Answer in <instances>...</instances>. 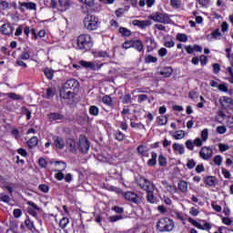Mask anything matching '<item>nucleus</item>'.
<instances>
[{
  "label": "nucleus",
  "instance_id": "nucleus-28",
  "mask_svg": "<svg viewBox=\"0 0 233 233\" xmlns=\"http://www.w3.org/2000/svg\"><path fill=\"white\" fill-rule=\"evenodd\" d=\"M176 39L180 43H187V41H188V36L186 34L177 33L176 35Z\"/></svg>",
  "mask_w": 233,
  "mask_h": 233
},
{
  "label": "nucleus",
  "instance_id": "nucleus-24",
  "mask_svg": "<svg viewBox=\"0 0 233 233\" xmlns=\"http://www.w3.org/2000/svg\"><path fill=\"white\" fill-rule=\"evenodd\" d=\"M21 6H25L26 10H36L37 5L33 2H24L20 4Z\"/></svg>",
  "mask_w": 233,
  "mask_h": 233
},
{
  "label": "nucleus",
  "instance_id": "nucleus-27",
  "mask_svg": "<svg viewBox=\"0 0 233 233\" xmlns=\"http://www.w3.org/2000/svg\"><path fill=\"white\" fill-rule=\"evenodd\" d=\"M65 116L59 113H51L49 114V119L50 121H59L61 119H64Z\"/></svg>",
  "mask_w": 233,
  "mask_h": 233
},
{
  "label": "nucleus",
  "instance_id": "nucleus-5",
  "mask_svg": "<svg viewBox=\"0 0 233 233\" xmlns=\"http://www.w3.org/2000/svg\"><path fill=\"white\" fill-rule=\"evenodd\" d=\"M149 19L155 23H162L163 25H168L170 23V16L167 13L155 12L149 16Z\"/></svg>",
  "mask_w": 233,
  "mask_h": 233
},
{
  "label": "nucleus",
  "instance_id": "nucleus-25",
  "mask_svg": "<svg viewBox=\"0 0 233 233\" xmlns=\"http://www.w3.org/2000/svg\"><path fill=\"white\" fill-rule=\"evenodd\" d=\"M205 183L209 187H216V185H218V179L216 178V177H208L205 179Z\"/></svg>",
  "mask_w": 233,
  "mask_h": 233
},
{
  "label": "nucleus",
  "instance_id": "nucleus-53",
  "mask_svg": "<svg viewBox=\"0 0 233 233\" xmlns=\"http://www.w3.org/2000/svg\"><path fill=\"white\" fill-rule=\"evenodd\" d=\"M147 201L149 203H156V197H154V193L152 192H147Z\"/></svg>",
  "mask_w": 233,
  "mask_h": 233
},
{
  "label": "nucleus",
  "instance_id": "nucleus-33",
  "mask_svg": "<svg viewBox=\"0 0 233 233\" xmlns=\"http://www.w3.org/2000/svg\"><path fill=\"white\" fill-rule=\"evenodd\" d=\"M173 70L171 67H165L161 72L160 75L163 76V77H170L172 76Z\"/></svg>",
  "mask_w": 233,
  "mask_h": 233
},
{
  "label": "nucleus",
  "instance_id": "nucleus-64",
  "mask_svg": "<svg viewBox=\"0 0 233 233\" xmlns=\"http://www.w3.org/2000/svg\"><path fill=\"white\" fill-rule=\"evenodd\" d=\"M13 216L15 218H19L20 216H23V211H21V209H15L13 211Z\"/></svg>",
  "mask_w": 233,
  "mask_h": 233
},
{
  "label": "nucleus",
  "instance_id": "nucleus-43",
  "mask_svg": "<svg viewBox=\"0 0 233 233\" xmlns=\"http://www.w3.org/2000/svg\"><path fill=\"white\" fill-rule=\"evenodd\" d=\"M213 161L217 167H221V164L223 163V157L218 155L213 158Z\"/></svg>",
  "mask_w": 233,
  "mask_h": 233
},
{
  "label": "nucleus",
  "instance_id": "nucleus-42",
  "mask_svg": "<svg viewBox=\"0 0 233 233\" xmlns=\"http://www.w3.org/2000/svg\"><path fill=\"white\" fill-rule=\"evenodd\" d=\"M218 149L220 152H227V150H230V146L228 144L219 143Z\"/></svg>",
  "mask_w": 233,
  "mask_h": 233
},
{
  "label": "nucleus",
  "instance_id": "nucleus-14",
  "mask_svg": "<svg viewBox=\"0 0 233 233\" xmlns=\"http://www.w3.org/2000/svg\"><path fill=\"white\" fill-rule=\"evenodd\" d=\"M137 152L142 157H148L150 152V148L145 145H140L137 148Z\"/></svg>",
  "mask_w": 233,
  "mask_h": 233
},
{
  "label": "nucleus",
  "instance_id": "nucleus-20",
  "mask_svg": "<svg viewBox=\"0 0 233 233\" xmlns=\"http://www.w3.org/2000/svg\"><path fill=\"white\" fill-rule=\"evenodd\" d=\"M164 46H166V48H174V46H176V42H174V39H172V36L170 35L164 36Z\"/></svg>",
  "mask_w": 233,
  "mask_h": 233
},
{
  "label": "nucleus",
  "instance_id": "nucleus-11",
  "mask_svg": "<svg viewBox=\"0 0 233 233\" xmlns=\"http://www.w3.org/2000/svg\"><path fill=\"white\" fill-rule=\"evenodd\" d=\"M218 101L222 108H230L233 105V99L228 96H221Z\"/></svg>",
  "mask_w": 233,
  "mask_h": 233
},
{
  "label": "nucleus",
  "instance_id": "nucleus-60",
  "mask_svg": "<svg viewBox=\"0 0 233 233\" xmlns=\"http://www.w3.org/2000/svg\"><path fill=\"white\" fill-rule=\"evenodd\" d=\"M218 90H220V92H228V86L227 84H219Z\"/></svg>",
  "mask_w": 233,
  "mask_h": 233
},
{
  "label": "nucleus",
  "instance_id": "nucleus-45",
  "mask_svg": "<svg viewBox=\"0 0 233 233\" xmlns=\"http://www.w3.org/2000/svg\"><path fill=\"white\" fill-rule=\"evenodd\" d=\"M120 219H123V216L121 215H115L109 217L110 223H116V221H120Z\"/></svg>",
  "mask_w": 233,
  "mask_h": 233
},
{
  "label": "nucleus",
  "instance_id": "nucleus-16",
  "mask_svg": "<svg viewBox=\"0 0 233 233\" xmlns=\"http://www.w3.org/2000/svg\"><path fill=\"white\" fill-rule=\"evenodd\" d=\"M0 32L4 34V35H10L14 32V27L10 24H4L0 27Z\"/></svg>",
  "mask_w": 233,
  "mask_h": 233
},
{
  "label": "nucleus",
  "instance_id": "nucleus-10",
  "mask_svg": "<svg viewBox=\"0 0 233 233\" xmlns=\"http://www.w3.org/2000/svg\"><path fill=\"white\" fill-rule=\"evenodd\" d=\"M124 198L127 201H131V203H139L141 201V197H138L136 193L127 191L124 193Z\"/></svg>",
  "mask_w": 233,
  "mask_h": 233
},
{
  "label": "nucleus",
  "instance_id": "nucleus-18",
  "mask_svg": "<svg viewBox=\"0 0 233 233\" xmlns=\"http://www.w3.org/2000/svg\"><path fill=\"white\" fill-rule=\"evenodd\" d=\"M70 8V2L68 0H58V10L60 12H66Z\"/></svg>",
  "mask_w": 233,
  "mask_h": 233
},
{
  "label": "nucleus",
  "instance_id": "nucleus-37",
  "mask_svg": "<svg viewBox=\"0 0 233 233\" xmlns=\"http://www.w3.org/2000/svg\"><path fill=\"white\" fill-rule=\"evenodd\" d=\"M163 185L165 187V188H167V192H176L177 190V188L176 187V186H172L167 182H163Z\"/></svg>",
  "mask_w": 233,
  "mask_h": 233
},
{
  "label": "nucleus",
  "instance_id": "nucleus-52",
  "mask_svg": "<svg viewBox=\"0 0 233 233\" xmlns=\"http://www.w3.org/2000/svg\"><path fill=\"white\" fill-rule=\"evenodd\" d=\"M115 137L117 141H123V139H125V134H123L121 131H116Z\"/></svg>",
  "mask_w": 233,
  "mask_h": 233
},
{
  "label": "nucleus",
  "instance_id": "nucleus-59",
  "mask_svg": "<svg viewBox=\"0 0 233 233\" xmlns=\"http://www.w3.org/2000/svg\"><path fill=\"white\" fill-rule=\"evenodd\" d=\"M189 97L193 101H197L198 97H199V95L197 92H195V91H190L189 92Z\"/></svg>",
  "mask_w": 233,
  "mask_h": 233
},
{
  "label": "nucleus",
  "instance_id": "nucleus-30",
  "mask_svg": "<svg viewBox=\"0 0 233 233\" xmlns=\"http://www.w3.org/2000/svg\"><path fill=\"white\" fill-rule=\"evenodd\" d=\"M102 103L106 105V106H113L112 97H110L108 95H106L102 97Z\"/></svg>",
  "mask_w": 233,
  "mask_h": 233
},
{
  "label": "nucleus",
  "instance_id": "nucleus-29",
  "mask_svg": "<svg viewBox=\"0 0 233 233\" xmlns=\"http://www.w3.org/2000/svg\"><path fill=\"white\" fill-rule=\"evenodd\" d=\"M28 205L34 208L29 210V214L35 218V216H37V212H35V210H39V208L34 202L29 201Z\"/></svg>",
  "mask_w": 233,
  "mask_h": 233
},
{
  "label": "nucleus",
  "instance_id": "nucleus-44",
  "mask_svg": "<svg viewBox=\"0 0 233 233\" xmlns=\"http://www.w3.org/2000/svg\"><path fill=\"white\" fill-rule=\"evenodd\" d=\"M210 228H212V225L208 222H204V224H200L199 227V230H207L208 232L210 230Z\"/></svg>",
  "mask_w": 233,
  "mask_h": 233
},
{
  "label": "nucleus",
  "instance_id": "nucleus-58",
  "mask_svg": "<svg viewBox=\"0 0 233 233\" xmlns=\"http://www.w3.org/2000/svg\"><path fill=\"white\" fill-rule=\"evenodd\" d=\"M189 214L190 216H198L199 215V209L196 208H190L189 209Z\"/></svg>",
  "mask_w": 233,
  "mask_h": 233
},
{
  "label": "nucleus",
  "instance_id": "nucleus-39",
  "mask_svg": "<svg viewBox=\"0 0 233 233\" xmlns=\"http://www.w3.org/2000/svg\"><path fill=\"white\" fill-rule=\"evenodd\" d=\"M25 225L28 228V230H32V231L35 230V227L34 226V222L32 220L28 218L25 219Z\"/></svg>",
  "mask_w": 233,
  "mask_h": 233
},
{
  "label": "nucleus",
  "instance_id": "nucleus-46",
  "mask_svg": "<svg viewBox=\"0 0 233 233\" xmlns=\"http://www.w3.org/2000/svg\"><path fill=\"white\" fill-rule=\"evenodd\" d=\"M0 201L3 203H10V197L5 193L0 194Z\"/></svg>",
  "mask_w": 233,
  "mask_h": 233
},
{
  "label": "nucleus",
  "instance_id": "nucleus-31",
  "mask_svg": "<svg viewBox=\"0 0 233 233\" xmlns=\"http://www.w3.org/2000/svg\"><path fill=\"white\" fill-rule=\"evenodd\" d=\"M118 32L121 35H125V37H130V35H132V31L125 27H120Z\"/></svg>",
  "mask_w": 233,
  "mask_h": 233
},
{
  "label": "nucleus",
  "instance_id": "nucleus-36",
  "mask_svg": "<svg viewBox=\"0 0 233 233\" xmlns=\"http://www.w3.org/2000/svg\"><path fill=\"white\" fill-rule=\"evenodd\" d=\"M6 96H7V97H9V99H14L15 101H19V100L23 99V96H21L20 95H17L15 93H7Z\"/></svg>",
  "mask_w": 233,
  "mask_h": 233
},
{
  "label": "nucleus",
  "instance_id": "nucleus-15",
  "mask_svg": "<svg viewBox=\"0 0 233 233\" xmlns=\"http://www.w3.org/2000/svg\"><path fill=\"white\" fill-rule=\"evenodd\" d=\"M172 148L175 154H178L179 156L185 154V146L183 144L174 143Z\"/></svg>",
  "mask_w": 233,
  "mask_h": 233
},
{
  "label": "nucleus",
  "instance_id": "nucleus-34",
  "mask_svg": "<svg viewBox=\"0 0 233 233\" xmlns=\"http://www.w3.org/2000/svg\"><path fill=\"white\" fill-rule=\"evenodd\" d=\"M44 74H45L46 77H47V79L54 78V69L46 67L44 69Z\"/></svg>",
  "mask_w": 233,
  "mask_h": 233
},
{
  "label": "nucleus",
  "instance_id": "nucleus-49",
  "mask_svg": "<svg viewBox=\"0 0 233 233\" xmlns=\"http://www.w3.org/2000/svg\"><path fill=\"white\" fill-rule=\"evenodd\" d=\"M145 62L146 63H157V58H156V56H152L148 55L146 56Z\"/></svg>",
  "mask_w": 233,
  "mask_h": 233
},
{
  "label": "nucleus",
  "instance_id": "nucleus-9",
  "mask_svg": "<svg viewBox=\"0 0 233 233\" xmlns=\"http://www.w3.org/2000/svg\"><path fill=\"white\" fill-rule=\"evenodd\" d=\"M79 65L84 68H90L91 70H101V66H103V65H99L96 62H88L85 60H81Z\"/></svg>",
  "mask_w": 233,
  "mask_h": 233
},
{
  "label": "nucleus",
  "instance_id": "nucleus-54",
  "mask_svg": "<svg viewBox=\"0 0 233 233\" xmlns=\"http://www.w3.org/2000/svg\"><path fill=\"white\" fill-rule=\"evenodd\" d=\"M39 188H40L41 192H44V194H48V191L50 190V187L45 184H41L39 186Z\"/></svg>",
  "mask_w": 233,
  "mask_h": 233
},
{
  "label": "nucleus",
  "instance_id": "nucleus-55",
  "mask_svg": "<svg viewBox=\"0 0 233 233\" xmlns=\"http://www.w3.org/2000/svg\"><path fill=\"white\" fill-rule=\"evenodd\" d=\"M158 163L161 167H165L167 165V158L163 155H160L158 157Z\"/></svg>",
  "mask_w": 233,
  "mask_h": 233
},
{
  "label": "nucleus",
  "instance_id": "nucleus-13",
  "mask_svg": "<svg viewBox=\"0 0 233 233\" xmlns=\"http://www.w3.org/2000/svg\"><path fill=\"white\" fill-rule=\"evenodd\" d=\"M66 145L70 150V152H77L79 148V144L74 140V138H69L66 140Z\"/></svg>",
  "mask_w": 233,
  "mask_h": 233
},
{
  "label": "nucleus",
  "instance_id": "nucleus-26",
  "mask_svg": "<svg viewBox=\"0 0 233 233\" xmlns=\"http://www.w3.org/2000/svg\"><path fill=\"white\" fill-rule=\"evenodd\" d=\"M157 153L156 152H152L151 153V158L147 161V165L149 167H156L157 163Z\"/></svg>",
  "mask_w": 233,
  "mask_h": 233
},
{
  "label": "nucleus",
  "instance_id": "nucleus-4",
  "mask_svg": "<svg viewBox=\"0 0 233 233\" xmlns=\"http://www.w3.org/2000/svg\"><path fill=\"white\" fill-rule=\"evenodd\" d=\"M84 26L86 30H97L99 28V18L93 15H87L84 18Z\"/></svg>",
  "mask_w": 233,
  "mask_h": 233
},
{
  "label": "nucleus",
  "instance_id": "nucleus-38",
  "mask_svg": "<svg viewBox=\"0 0 233 233\" xmlns=\"http://www.w3.org/2000/svg\"><path fill=\"white\" fill-rule=\"evenodd\" d=\"M89 114L91 116H99V108L96 106H91L89 107Z\"/></svg>",
  "mask_w": 233,
  "mask_h": 233
},
{
  "label": "nucleus",
  "instance_id": "nucleus-1",
  "mask_svg": "<svg viewBox=\"0 0 233 233\" xmlns=\"http://www.w3.org/2000/svg\"><path fill=\"white\" fill-rule=\"evenodd\" d=\"M208 140V129L205 128L200 133V137H196L194 140L188 139L186 141L185 146L187 150H194V147L197 148H201L204 143Z\"/></svg>",
  "mask_w": 233,
  "mask_h": 233
},
{
  "label": "nucleus",
  "instance_id": "nucleus-12",
  "mask_svg": "<svg viewBox=\"0 0 233 233\" xmlns=\"http://www.w3.org/2000/svg\"><path fill=\"white\" fill-rule=\"evenodd\" d=\"M63 87L66 90L79 88V82L76 79H69L65 83Z\"/></svg>",
  "mask_w": 233,
  "mask_h": 233
},
{
  "label": "nucleus",
  "instance_id": "nucleus-56",
  "mask_svg": "<svg viewBox=\"0 0 233 233\" xmlns=\"http://www.w3.org/2000/svg\"><path fill=\"white\" fill-rule=\"evenodd\" d=\"M132 46H133V40L126 41V42L122 45L123 48H125L126 50H128V48H132Z\"/></svg>",
  "mask_w": 233,
  "mask_h": 233
},
{
  "label": "nucleus",
  "instance_id": "nucleus-19",
  "mask_svg": "<svg viewBox=\"0 0 233 233\" xmlns=\"http://www.w3.org/2000/svg\"><path fill=\"white\" fill-rule=\"evenodd\" d=\"M53 141L56 148H59L60 150L65 148V139H63V137H54Z\"/></svg>",
  "mask_w": 233,
  "mask_h": 233
},
{
  "label": "nucleus",
  "instance_id": "nucleus-2",
  "mask_svg": "<svg viewBox=\"0 0 233 233\" xmlns=\"http://www.w3.org/2000/svg\"><path fill=\"white\" fill-rule=\"evenodd\" d=\"M76 43L79 50L87 51V50H90L92 46H94V42H92V36L86 34L80 35L77 37Z\"/></svg>",
  "mask_w": 233,
  "mask_h": 233
},
{
  "label": "nucleus",
  "instance_id": "nucleus-57",
  "mask_svg": "<svg viewBox=\"0 0 233 233\" xmlns=\"http://www.w3.org/2000/svg\"><path fill=\"white\" fill-rule=\"evenodd\" d=\"M167 54H168V50H167V48L165 47H161L159 50H158V56L160 57H165V56H167Z\"/></svg>",
  "mask_w": 233,
  "mask_h": 233
},
{
  "label": "nucleus",
  "instance_id": "nucleus-63",
  "mask_svg": "<svg viewBox=\"0 0 233 233\" xmlns=\"http://www.w3.org/2000/svg\"><path fill=\"white\" fill-rule=\"evenodd\" d=\"M221 31H222L223 33L228 32V23L223 22V23L221 24Z\"/></svg>",
  "mask_w": 233,
  "mask_h": 233
},
{
  "label": "nucleus",
  "instance_id": "nucleus-51",
  "mask_svg": "<svg viewBox=\"0 0 233 233\" xmlns=\"http://www.w3.org/2000/svg\"><path fill=\"white\" fill-rule=\"evenodd\" d=\"M68 223H69L68 218H63L60 220L59 225H60L61 228H66Z\"/></svg>",
  "mask_w": 233,
  "mask_h": 233
},
{
  "label": "nucleus",
  "instance_id": "nucleus-48",
  "mask_svg": "<svg viewBox=\"0 0 233 233\" xmlns=\"http://www.w3.org/2000/svg\"><path fill=\"white\" fill-rule=\"evenodd\" d=\"M187 221H188V223H191V225H193V227H196L197 228H199L201 227V224L192 218H188Z\"/></svg>",
  "mask_w": 233,
  "mask_h": 233
},
{
  "label": "nucleus",
  "instance_id": "nucleus-50",
  "mask_svg": "<svg viewBox=\"0 0 233 233\" xmlns=\"http://www.w3.org/2000/svg\"><path fill=\"white\" fill-rule=\"evenodd\" d=\"M170 5L173 8H179L181 6V0H171Z\"/></svg>",
  "mask_w": 233,
  "mask_h": 233
},
{
  "label": "nucleus",
  "instance_id": "nucleus-61",
  "mask_svg": "<svg viewBox=\"0 0 233 233\" xmlns=\"http://www.w3.org/2000/svg\"><path fill=\"white\" fill-rule=\"evenodd\" d=\"M218 134H226L227 133V127L225 126H220L217 127Z\"/></svg>",
  "mask_w": 233,
  "mask_h": 233
},
{
  "label": "nucleus",
  "instance_id": "nucleus-41",
  "mask_svg": "<svg viewBox=\"0 0 233 233\" xmlns=\"http://www.w3.org/2000/svg\"><path fill=\"white\" fill-rule=\"evenodd\" d=\"M39 140L37 139V137H33L31 139L27 142L28 147H36Z\"/></svg>",
  "mask_w": 233,
  "mask_h": 233
},
{
  "label": "nucleus",
  "instance_id": "nucleus-21",
  "mask_svg": "<svg viewBox=\"0 0 233 233\" xmlns=\"http://www.w3.org/2000/svg\"><path fill=\"white\" fill-rule=\"evenodd\" d=\"M178 190L182 192L183 194H187L188 192V184L185 180H181L177 184Z\"/></svg>",
  "mask_w": 233,
  "mask_h": 233
},
{
  "label": "nucleus",
  "instance_id": "nucleus-62",
  "mask_svg": "<svg viewBox=\"0 0 233 233\" xmlns=\"http://www.w3.org/2000/svg\"><path fill=\"white\" fill-rule=\"evenodd\" d=\"M194 167H196V161H194V159L187 160V167L192 169Z\"/></svg>",
  "mask_w": 233,
  "mask_h": 233
},
{
  "label": "nucleus",
  "instance_id": "nucleus-6",
  "mask_svg": "<svg viewBox=\"0 0 233 233\" xmlns=\"http://www.w3.org/2000/svg\"><path fill=\"white\" fill-rule=\"evenodd\" d=\"M78 150L83 154H86L88 150H90V143L88 142V138L85 136H80L78 140Z\"/></svg>",
  "mask_w": 233,
  "mask_h": 233
},
{
  "label": "nucleus",
  "instance_id": "nucleus-40",
  "mask_svg": "<svg viewBox=\"0 0 233 233\" xmlns=\"http://www.w3.org/2000/svg\"><path fill=\"white\" fill-rule=\"evenodd\" d=\"M210 35H211V37H213V39L218 40V39H221L223 35H221V32L219 31V29H216L215 31H213L211 33Z\"/></svg>",
  "mask_w": 233,
  "mask_h": 233
},
{
  "label": "nucleus",
  "instance_id": "nucleus-23",
  "mask_svg": "<svg viewBox=\"0 0 233 233\" xmlns=\"http://www.w3.org/2000/svg\"><path fill=\"white\" fill-rule=\"evenodd\" d=\"M60 96L63 99H70L72 97V92L68 91V89L62 87L60 90Z\"/></svg>",
  "mask_w": 233,
  "mask_h": 233
},
{
  "label": "nucleus",
  "instance_id": "nucleus-32",
  "mask_svg": "<svg viewBox=\"0 0 233 233\" xmlns=\"http://www.w3.org/2000/svg\"><path fill=\"white\" fill-rule=\"evenodd\" d=\"M185 136H186V133L184 130H178L173 134L174 139H177V140L183 139Z\"/></svg>",
  "mask_w": 233,
  "mask_h": 233
},
{
  "label": "nucleus",
  "instance_id": "nucleus-17",
  "mask_svg": "<svg viewBox=\"0 0 233 233\" xmlns=\"http://www.w3.org/2000/svg\"><path fill=\"white\" fill-rule=\"evenodd\" d=\"M138 185L140 187H142L143 190H148L152 184L150 183V180L145 178V177H140L138 180Z\"/></svg>",
  "mask_w": 233,
  "mask_h": 233
},
{
  "label": "nucleus",
  "instance_id": "nucleus-7",
  "mask_svg": "<svg viewBox=\"0 0 233 233\" xmlns=\"http://www.w3.org/2000/svg\"><path fill=\"white\" fill-rule=\"evenodd\" d=\"M53 163L55 164V167H57V165L62 166V169L56 170L57 173L55 175V177L57 179V181H63V179H65V174H63V172L66 170V163L63 161H55Z\"/></svg>",
  "mask_w": 233,
  "mask_h": 233
},
{
  "label": "nucleus",
  "instance_id": "nucleus-35",
  "mask_svg": "<svg viewBox=\"0 0 233 233\" xmlns=\"http://www.w3.org/2000/svg\"><path fill=\"white\" fill-rule=\"evenodd\" d=\"M157 125H159L160 127H163L165 125H167V123H168V118L167 116H158L157 119Z\"/></svg>",
  "mask_w": 233,
  "mask_h": 233
},
{
  "label": "nucleus",
  "instance_id": "nucleus-22",
  "mask_svg": "<svg viewBox=\"0 0 233 233\" xmlns=\"http://www.w3.org/2000/svg\"><path fill=\"white\" fill-rule=\"evenodd\" d=\"M132 48H135V50H137V52H143L145 50L143 42H141V40H133Z\"/></svg>",
  "mask_w": 233,
  "mask_h": 233
},
{
  "label": "nucleus",
  "instance_id": "nucleus-8",
  "mask_svg": "<svg viewBox=\"0 0 233 233\" xmlns=\"http://www.w3.org/2000/svg\"><path fill=\"white\" fill-rule=\"evenodd\" d=\"M214 151L210 148V147H203L199 151L200 157L205 161H208V159L212 157Z\"/></svg>",
  "mask_w": 233,
  "mask_h": 233
},
{
  "label": "nucleus",
  "instance_id": "nucleus-47",
  "mask_svg": "<svg viewBox=\"0 0 233 233\" xmlns=\"http://www.w3.org/2000/svg\"><path fill=\"white\" fill-rule=\"evenodd\" d=\"M20 59H23V61H28L30 59V52L29 51H24L20 55Z\"/></svg>",
  "mask_w": 233,
  "mask_h": 233
},
{
  "label": "nucleus",
  "instance_id": "nucleus-3",
  "mask_svg": "<svg viewBox=\"0 0 233 233\" xmlns=\"http://www.w3.org/2000/svg\"><path fill=\"white\" fill-rule=\"evenodd\" d=\"M174 227V220L169 218H162L157 223V228L159 232H172Z\"/></svg>",
  "mask_w": 233,
  "mask_h": 233
}]
</instances>
